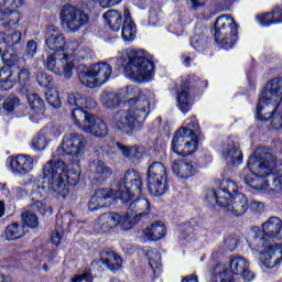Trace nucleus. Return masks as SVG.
Listing matches in <instances>:
<instances>
[{
	"mask_svg": "<svg viewBox=\"0 0 282 282\" xmlns=\"http://www.w3.org/2000/svg\"><path fill=\"white\" fill-rule=\"evenodd\" d=\"M26 99L35 116H43L45 113V101L36 93H29Z\"/></svg>",
	"mask_w": 282,
	"mask_h": 282,
	"instance_id": "obj_33",
	"label": "nucleus"
},
{
	"mask_svg": "<svg viewBox=\"0 0 282 282\" xmlns=\"http://www.w3.org/2000/svg\"><path fill=\"white\" fill-rule=\"evenodd\" d=\"M172 151L182 158L193 155L197 151V135L191 129H178L172 140Z\"/></svg>",
	"mask_w": 282,
	"mask_h": 282,
	"instance_id": "obj_13",
	"label": "nucleus"
},
{
	"mask_svg": "<svg viewBox=\"0 0 282 282\" xmlns=\"http://www.w3.org/2000/svg\"><path fill=\"white\" fill-rule=\"evenodd\" d=\"M45 98L51 107H54V109H61V98L58 97V93L56 90H47L45 93Z\"/></svg>",
	"mask_w": 282,
	"mask_h": 282,
	"instance_id": "obj_51",
	"label": "nucleus"
},
{
	"mask_svg": "<svg viewBox=\"0 0 282 282\" xmlns=\"http://www.w3.org/2000/svg\"><path fill=\"white\" fill-rule=\"evenodd\" d=\"M111 199H120L118 197V192L109 188L98 189L90 198L88 203V208L93 213L100 210V208H107L111 206Z\"/></svg>",
	"mask_w": 282,
	"mask_h": 282,
	"instance_id": "obj_16",
	"label": "nucleus"
},
{
	"mask_svg": "<svg viewBox=\"0 0 282 282\" xmlns=\"http://www.w3.org/2000/svg\"><path fill=\"white\" fill-rule=\"evenodd\" d=\"M44 65L48 72H52L57 76L63 75L68 80L73 76L74 62L66 53L54 52L47 56Z\"/></svg>",
	"mask_w": 282,
	"mask_h": 282,
	"instance_id": "obj_15",
	"label": "nucleus"
},
{
	"mask_svg": "<svg viewBox=\"0 0 282 282\" xmlns=\"http://www.w3.org/2000/svg\"><path fill=\"white\" fill-rule=\"evenodd\" d=\"M223 158L226 160L227 164L231 166H238L243 162V154L241 150H239V145H237L232 140H228L223 145Z\"/></svg>",
	"mask_w": 282,
	"mask_h": 282,
	"instance_id": "obj_22",
	"label": "nucleus"
},
{
	"mask_svg": "<svg viewBox=\"0 0 282 282\" xmlns=\"http://www.w3.org/2000/svg\"><path fill=\"white\" fill-rule=\"evenodd\" d=\"M100 102L107 109H116L120 105V95L113 91H102L100 94Z\"/></svg>",
	"mask_w": 282,
	"mask_h": 282,
	"instance_id": "obj_39",
	"label": "nucleus"
},
{
	"mask_svg": "<svg viewBox=\"0 0 282 282\" xmlns=\"http://www.w3.org/2000/svg\"><path fill=\"white\" fill-rule=\"evenodd\" d=\"M214 28L215 41L220 45V47L230 50V47L235 46L239 35L237 23H235V20L230 15H219L215 21Z\"/></svg>",
	"mask_w": 282,
	"mask_h": 282,
	"instance_id": "obj_9",
	"label": "nucleus"
},
{
	"mask_svg": "<svg viewBox=\"0 0 282 282\" xmlns=\"http://www.w3.org/2000/svg\"><path fill=\"white\" fill-rule=\"evenodd\" d=\"M104 19L113 32H119L122 26V14L116 10H108L104 13Z\"/></svg>",
	"mask_w": 282,
	"mask_h": 282,
	"instance_id": "obj_36",
	"label": "nucleus"
},
{
	"mask_svg": "<svg viewBox=\"0 0 282 282\" xmlns=\"http://www.w3.org/2000/svg\"><path fill=\"white\" fill-rule=\"evenodd\" d=\"M191 45L194 47V50L202 51L206 45H208V37L204 35L203 33L195 34L191 39Z\"/></svg>",
	"mask_w": 282,
	"mask_h": 282,
	"instance_id": "obj_48",
	"label": "nucleus"
},
{
	"mask_svg": "<svg viewBox=\"0 0 282 282\" xmlns=\"http://www.w3.org/2000/svg\"><path fill=\"white\" fill-rule=\"evenodd\" d=\"M72 121L80 131L95 135V138H105L109 133L107 123L96 115L83 109H73L70 115Z\"/></svg>",
	"mask_w": 282,
	"mask_h": 282,
	"instance_id": "obj_7",
	"label": "nucleus"
},
{
	"mask_svg": "<svg viewBox=\"0 0 282 282\" xmlns=\"http://www.w3.org/2000/svg\"><path fill=\"white\" fill-rule=\"evenodd\" d=\"M93 171L95 173V176L97 177V180H99L100 182H107V180H109V177H111V175L113 174V170H111V167H109L104 161L99 160V161H94L93 164Z\"/></svg>",
	"mask_w": 282,
	"mask_h": 282,
	"instance_id": "obj_32",
	"label": "nucleus"
},
{
	"mask_svg": "<svg viewBox=\"0 0 282 282\" xmlns=\"http://www.w3.org/2000/svg\"><path fill=\"white\" fill-rule=\"evenodd\" d=\"M2 61L6 63V66H3L0 69V88L2 91H9V89H12L14 87V80L12 79V65H14V58L10 59L8 58V54L2 53Z\"/></svg>",
	"mask_w": 282,
	"mask_h": 282,
	"instance_id": "obj_23",
	"label": "nucleus"
},
{
	"mask_svg": "<svg viewBox=\"0 0 282 282\" xmlns=\"http://www.w3.org/2000/svg\"><path fill=\"white\" fill-rule=\"evenodd\" d=\"M257 21L260 23V25H263L264 28H268V25H274L272 22L271 13L258 14Z\"/></svg>",
	"mask_w": 282,
	"mask_h": 282,
	"instance_id": "obj_56",
	"label": "nucleus"
},
{
	"mask_svg": "<svg viewBox=\"0 0 282 282\" xmlns=\"http://www.w3.org/2000/svg\"><path fill=\"white\" fill-rule=\"evenodd\" d=\"M276 110H274L271 113V118H269L268 120H271V124L273 127V129H282V115H275Z\"/></svg>",
	"mask_w": 282,
	"mask_h": 282,
	"instance_id": "obj_57",
	"label": "nucleus"
},
{
	"mask_svg": "<svg viewBox=\"0 0 282 282\" xmlns=\"http://www.w3.org/2000/svg\"><path fill=\"white\" fill-rule=\"evenodd\" d=\"M59 23L63 30L76 34L89 23V14L76 6L64 4L59 9Z\"/></svg>",
	"mask_w": 282,
	"mask_h": 282,
	"instance_id": "obj_8",
	"label": "nucleus"
},
{
	"mask_svg": "<svg viewBox=\"0 0 282 282\" xmlns=\"http://www.w3.org/2000/svg\"><path fill=\"white\" fill-rule=\"evenodd\" d=\"M43 180H48V188L56 195L67 197L69 184H78L80 181V170L78 166L67 171V164L57 159H51L42 169Z\"/></svg>",
	"mask_w": 282,
	"mask_h": 282,
	"instance_id": "obj_3",
	"label": "nucleus"
},
{
	"mask_svg": "<svg viewBox=\"0 0 282 282\" xmlns=\"http://www.w3.org/2000/svg\"><path fill=\"white\" fill-rule=\"evenodd\" d=\"M143 235L149 241H160V239L166 237V226L160 220L152 223L150 227L143 230Z\"/></svg>",
	"mask_w": 282,
	"mask_h": 282,
	"instance_id": "obj_28",
	"label": "nucleus"
},
{
	"mask_svg": "<svg viewBox=\"0 0 282 282\" xmlns=\"http://www.w3.org/2000/svg\"><path fill=\"white\" fill-rule=\"evenodd\" d=\"M123 17L124 21L122 24L121 36L123 41H133V39H135V23L131 19L129 9H124Z\"/></svg>",
	"mask_w": 282,
	"mask_h": 282,
	"instance_id": "obj_30",
	"label": "nucleus"
},
{
	"mask_svg": "<svg viewBox=\"0 0 282 282\" xmlns=\"http://www.w3.org/2000/svg\"><path fill=\"white\" fill-rule=\"evenodd\" d=\"M209 282H235L232 273L228 269V265L224 263H217L212 267L208 272Z\"/></svg>",
	"mask_w": 282,
	"mask_h": 282,
	"instance_id": "obj_24",
	"label": "nucleus"
},
{
	"mask_svg": "<svg viewBox=\"0 0 282 282\" xmlns=\"http://www.w3.org/2000/svg\"><path fill=\"white\" fill-rule=\"evenodd\" d=\"M191 85L188 82H183L181 87L177 89V102L178 109L182 113H188L193 104L191 102Z\"/></svg>",
	"mask_w": 282,
	"mask_h": 282,
	"instance_id": "obj_25",
	"label": "nucleus"
},
{
	"mask_svg": "<svg viewBox=\"0 0 282 282\" xmlns=\"http://www.w3.org/2000/svg\"><path fill=\"white\" fill-rule=\"evenodd\" d=\"M139 223H140V219H135L134 214H132L128 209L126 215L120 216L119 224L121 225L122 230H131V228H133V226H135V224H139Z\"/></svg>",
	"mask_w": 282,
	"mask_h": 282,
	"instance_id": "obj_45",
	"label": "nucleus"
},
{
	"mask_svg": "<svg viewBox=\"0 0 282 282\" xmlns=\"http://www.w3.org/2000/svg\"><path fill=\"white\" fill-rule=\"evenodd\" d=\"M36 83L40 87L47 88L52 85V76L47 75L44 70L39 69L36 73Z\"/></svg>",
	"mask_w": 282,
	"mask_h": 282,
	"instance_id": "obj_49",
	"label": "nucleus"
},
{
	"mask_svg": "<svg viewBox=\"0 0 282 282\" xmlns=\"http://www.w3.org/2000/svg\"><path fill=\"white\" fill-rule=\"evenodd\" d=\"M118 198L122 204H129V200L135 195L142 193V176L134 170H128L123 178L117 184Z\"/></svg>",
	"mask_w": 282,
	"mask_h": 282,
	"instance_id": "obj_11",
	"label": "nucleus"
},
{
	"mask_svg": "<svg viewBox=\"0 0 282 282\" xmlns=\"http://www.w3.org/2000/svg\"><path fill=\"white\" fill-rule=\"evenodd\" d=\"M249 208L252 213L261 214L265 210V204L259 200H253L250 203Z\"/></svg>",
	"mask_w": 282,
	"mask_h": 282,
	"instance_id": "obj_59",
	"label": "nucleus"
},
{
	"mask_svg": "<svg viewBox=\"0 0 282 282\" xmlns=\"http://www.w3.org/2000/svg\"><path fill=\"white\" fill-rule=\"evenodd\" d=\"M172 171L177 177H181L182 180H188V177H193V175L197 173V166H195V163L193 162L174 161L172 163Z\"/></svg>",
	"mask_w": 282,
	"mask_h": 282,
	"instance_id": "obj_26",
	"label": "nucleus"
},
{
	"mask_svg": "<svg viewBox=\"0 0 282 282\" xmlns=\"http://www.w3.org/2000/svg\"><path fill=\"white\" fill-rule=\"evenodd\" d=\"M271 14V21L274 24L276 23H282V9L276 7L273 9V11L270 13Z\"/></svg>",
	"mask_w": 282,
	"mask_h": 282,
	"instance_id": "obj_60",
	"label": "nucleus"
},
{
	"mask_svg": "<svg viewBox=\"0 0 282 282\" xmlns=\"http://www.w3.org/2000/svg\"><path fill=\"white\" fill-rule=\"evenodd\" d=\"M151 113V100L149 96L141 95L129 110H118L111 120L112 127L131 135L133 131L140 129Z\"/></svg>",
	"mask_w": 282,
	"mask_h": 282,
	"instance_id": "obj_4",
	"label": "nucleus"
},
{
	"mask_svg": "<svg viewBox=\"0 0 282 282\" xmlns=\"http://www.w3.org/2000/svg\"><path fill=\"white\" fill-rule=\"evenodd\" d=\"M4 237L8 241H17V239L25 237V227L19 223H12L7 226Z\"/></svg>",
	"mask_w": 282,
	"mask_h": 282,
	"instance_id": "obj_35",
	"label": "nucleus"
},
{
	"mask_svg": "<svg viewBox=\"0 0 282 282\" xmlns=\"http://www.w3.org/2000/svg\"><path fill=\"white\" fill-rule=\"evenodd\" d=\"M31 210L41 213V215H45V213H50L52 215V207L46 206L45 203L37 200L33 205H31Z\"/></svg>",
	"mask_w": 282,
	"mask_h": 282,
	"instance_id": "obj_53",
	"label": "nucleus"
},
{
	"mask_svg": "<svg viewBox=\"0 0 282 282\" xmlns=\"http://www.w3.org/2000/svg\"><path fill=\"white\" fill-rule=\"evenodd\" d=\"M282 220L276 216L270 217L262 224V229L252 227L249 247L253 252H259L260 261L264 268H276L282 261Z\"/></svg>",
	"mask_w": 282,
	"mask_h": 282,
	"instance_id": "obj_1",
	"label": "nucleus"
},
{
	"mask_svg": "<svg viewBox=\"0 0 282 282\" xmlns=\"http://www.w3.org/2000/svg\"><path fill=\"white\" fill-rule=\"evenodd\" d=\"M22 221L29 228H39V217L32 209L22 213Z\"/></svg>",
	"mask_w": 282,
	"mask_h": 282,
	"instance_id": "obj_47",
	"label": "nucleus"
},
{
	"mask_svg": "<svg viewBox=\"0 0 282 282\" xmlns=\"http://www.w3.org/2000/svg\"><path fill=\"white\" fill-rule=\"evenodd\" d=\"M39 45L36 44V41L34 40H30L26 43V47H25V52L24 55L28 58H34L35 54H36V50H37Z\"/></svg>",
	"mask_w": 282,
	"mask_h": 282,
	"instance_id": "obj_55",
	"label": "nucleus"
},
{
	"mask_svg": "<svg viewBox=\"0 0 282 282\" xmlns=\"http://www.w3.org/2000/svg\"><path fill=\"white\" fill-rule=\"evenodd\" d=\"M188 6L192 10H197V8H203V6H206V0H189Z\"/></svg>",
	"mask_w": 282,
	"mask_h": 282,
	"instance_id": "obj_63",
	"label": "nucleus"
},
{
	"mask_svg": "<svg viewBox=\"0 0 282 282\" xmlns=\"http://www.w3.org/2000/svg\"><path fill=\"white\" fill-rule=\"evenodd\" d=\"M219 191L225 199H230L234 195H237V193H239L237 191V183H235V181L230 178L223 180L219 183Z\"/></svg>",
	"mask_w": 282,
	"mask_h": 282,
	"instance_id": "obj_40",
	"label": "nucleus"
},
{
	"mask_svg": "<svg viewBox=\"0 0 282 282\" xmlns=\"http://www.w3.org/2000/svg\"><path fill=\"white\" fill-rule=\"evenodd\" d=\"M232 274L242 276L243 281L250 282L254 279V273L250 271V263L243 257H235L229 262Z\"/></svg>",
	"mask_w": 282,
	"mask_h": 282,
	"instance_id": "obj_20",
	"label": "nucleus"
},
{
	"mask_svg": "<svg viewBox=\"0 0 282 282\" xmlns=\"http://www.w3.org/2000/svg\"><path fill=\"white\" fill-rule=\"evenodd\" d=\"M225 250L227 252H235L239 246V238L237 236H227L224 240Z\"/></svg>",
	"mask_w": 282,
	"mask_h": 282,
	"instance_id": "obj_52",
	"label": "nucleus"
},
{
	"mask_svg": "<svg viewBox=\"0 0 282 282\" xmlns=\"http://www.w3.org/2000/svg\"><path fill=\"white\" fill-rule=\"evenodd\" d=\"M281 102L282 79L273 78L265 84L261 93L259 102L257 105L256 118L260 120V122H268Z\"/></svg>",
	"mask_w": 282,
	"mask_h": 282,
	"instance_id": "obj_6",
	"label": "nucleus"
},
{
	"mask_svg": "<svg viewBox=\"0 0 282 282\" xmlns=\"http://www.w3.org/2000/svg\"><path fill=\"white\" fill-rule=\"evenodd\" d=\"M140 96H147V94L140 91V88L135 86H128L119 91L120 101L128 100L131 107L135 105L137 100H140Z\"/></svg>",
	"mask_w": 282,
	"mask_h": 282,
	"instance_id": "obj_31",
	"label": "nucleus"
},
{
	"mask_svg": "<svg viewBox=\"0 0 282 282\" xmlns=\"http://www.w3.org/2000/svg\"><path fill=\"white\" fill-rule=\"evenodd\" d=\"M274 171L275 173H271V180L273 182L272 191L275 193H282V163L280 165L275 163Z\"/></svg>",
	"mask_w": 282,
	"mask_h": 282,
	"instance_id": "obj_44",
	"label": "nucleus"
},
{
	"mask_svg": "<svg viewBox=\"0 0 282 282\" xmlns=\"http://www.w3.org/2000/svg\"><path fill=\"white\" fill-rule=\"evenodd\" d=\"M206 202L209 206L218 205L220 208L226 206V197L221 194V191L207 189Z\"/></svg>",
	"mask_w": 282,
	"mask_h": 282,
	"instance_id": "obj_41",
	"label": "nucleus"
},
{
	"mask_svg": "<svg viewBox=\"0 0 282 282\" xmlns=\"http://www.w3.org/2000/svg\"><path fill=\"white\" fill-rule=\"evenodd\" d=\"M112 73L111 65L100 62L91 65L87 72L79 73V82L86 87H100L111 78Z\"/></svg>",
	"mask_w": 282,
	"mask_h": 282,
	"instance_id": "obj_12",
	"label": "nucleus"
},
{
	"mask_svg": "<svg viewBox=\"0 0 282 282\" xmlns=\"http://www.w3.org/2000/svg\"><path fill=\"white\" fill-rule=\"evenodd\" d=\"M79 46L80 44H78V41L76 40H70L68 42L65 40L64 52H67V56L74 54L75 58L78 59L87 58V52L85 50H78Z\"/></svg>",
	"mask_w": 282,
	"mask_h": 282,
	"instance_id": "obj_37",
	"label": "nucleus"
},
{
	"mask_svg": "<svg viewBox=\"0 0 282 282\" xmlns=\"http://www.w3.org/2000/svg\"><path fill=\"white\" fill-rule=\"evenodd\" d=\"M45 45L52 52L65 53V33L58 26L51 25L46 29Z\"/></svg>",
	"mask_w": 282,
	"mask_h": 282,
	"instance_id": "obj_17",
	"label": "nucleus"
},
{
	"mask_svg": "<svg viewBox=\"0 0 282 282\" xmlns=\"http://www.w3.org/2000/svg\"><path fill=\"white\" fill-rule=\"evenodd\" d=\"M150 268H152L154 276H160L162 272V254L158 249H150L147 252Z\"/></svg>",
	"mask_w": 282,
	"mask_h": 282,
	"instance_id": "obj_34",
	"label": "nucleus"
},
{
	"mask_svg": "<svg viewBox=\"0 0 282 282\" xmlns=\"http://www.w3.org/2000/svg\"><path fill=\"white\" fill-rule=\"evenodd\" d=\"M100 261L107 265L110 272H118L122 268V258L110 249L101 252Z\"/></svg>",
	"mask_w": 282,
	"mask_h": 282,
	"instance_id": "obj_27",
	"label": "nucleus"
},
{
	"mask_svg": "<svg viewBox=\"0 0 282 282\" xmlns=\"http://www.w3.org/2000/svg\"><path fill=\"white\" fill-rule=\"evenodd\" d=\"M18 83L22 86L25 87L28 83H30V70L26 68H20L18 72Z\"/></svg>",
	"mask_w": 282,
	"mask_h": 282,
	"instance_id": "obj_54",
	"label": "nucleus"
},
{
	"mask_svg": "<svg viewBox=\"0 0 282 282\" xmlns=\"http://www.w3.org/2000/svg\"><path fill=\"white\" fill-rule=\"evenodd\" d=\"M248 169H245L240 174L245 184L254 188V191H265L270 186V175L276 173V159L265 148H258L247 163Z\"/></svg>",
	"mask_w": 282,
	"mask_h": 282,
	"instance_id": "obj_2",
	"label": "nucleus"
},
{
	"mask_svg": "<svg viewBox=\"0 0 282 282\" xmlns=\"http://www.w3.org/2000/svg\"><path fill=\"white\" fill-rule=\"evenodd\" d=\"M4 6L6 17H13L15 21H10V25H17L19 23V13L14 12L17 8L21 6V0H2Z\"/></svg>",
	"mask_w": 282,
	"mask_h": 282,
	"instance_id": "obj_38",
	"label": "nucleus"
},
{
	"mask_svg": "<svg viewBox=\"0 0 282 282\" xmlns=\"http://www.w3.org/2000/svg\"><path fill=\"white\" fill-rule=\"evenodd\" d=\"M149 22L151 25H155L158 23V10L150 9L149 11Z\"/></svg>",
	"mask_w": 282,
	"mask_h": 282,
	"instance_id": "obj_64",
	"label": "nucleus"
},
{
	"mask_svg": "<svg viewBox=\"0 0 282 282\" xmlns=\"http://www.w3.org/2000/svg\"><path fill=\"white\" fill-rule=\"evenodd\" d=\"M72 282H91V272L86 271L84 274L73 278Z\"/></svg>",
	"mask_w": 282,
	"mask_h": 282,
	"instance_id": "obj_62",
	"label": "nucleus"
},
{
	"mask_svg": "<svg viewBox=\"0 0 282 282\" xmlns=\"http://www.w3.org/2000/svg\"><path fill=\"white\" fill-rule=\"evenodd\" d=\"M147 184L150 195L161 197L169 191L166 167L162 162H153L147 171Z\"/></svg>",
	"mask_w": 282,
	"mask_h": 282,
	"instance_id": "obj_10",
	"label": "nucleus"
},
{
	"mask_svg": "<svg viewBox=\"0 0 282 282\" xmlns=\"http://www.w3.org/2000/svg\"><path fill=\"white\" fill-rule=\"evenodd\" d=\"M223 208H225L229 215H234V217H242V215L248 213V197H246L243 193H236L231 198L225 199Z\"/></svg>",
	"mask_w": 282,
	"mask_h": 282,
	"instance_id": "obj_18",
	"label": "nucleus"
},
{
	"mask_svg": "<svg viewBox=\"0 0 282 282\" xmlns=\"http://www.w3.org/2000/svg\"><path fill=\"white\" fill-rule=\"evenodd\" d=\"M117 149L124 155V158H142V150L135 145L129 147L124 145L121 142L116 143Z\"/></svg>",
	"mask_w": 282,
	"mask_h": 282,
	"instance_id": "obj_42",
	"label": "nucleus"
},
{
	"mask_svg": "<svg viewBox=\"0 0 282 282\" xmlns=\"http://www.w3.org/2000/svg\"><path fill=\"white\" fill-rule=\"evenodd\" d=\"M128 206L129 213L134 215L135 219H144V217H149V213H151V203L149 199L144 197H138L133 199V197L129 200V203H123Z\"/></svg>",
	"mask_w": 282,
	"mask_h": 282,
	"instance_id": "obj_21",
	"label": "nucleus"
},
{
	"mask_svg": "<svg viewBox=\"0 0 282 282\" xmlns=\"http://www.w3.org/2000/svg\"><path fill=\"white\" fill-rule=\"evenodd\" d=\"M185 129H189L194 134L197 135V129H199L197 118L191 117L189 119L185 120Z\"/></svg>",
	"mask_w": 282,
	"mask_h": 282,
	"instance_id": "obj_58",
	"label": "nucleus"
},
{
	"mask_svg": "<svg viewBox=\"0 0 282 282\" xmlns=\"http://www.w3.org/2000/svg\"><path fill=\"white\" fill-rule=\"evenodd\" d=\"M31 147L34 151H43L47 147V139L45 135L39 133L32 139Z\"/></svg>",
	"mask_w": 282,
	"mask_h": 282,
	"instance_id": "obj_50",
	"label": "nucleus"
},
{
	"mask_svg": "<svg viewBox=\"0 0 282 282\" xmlns=\"http://www.w3.org/2000/svg\"><path fill=\"white\" fill-rule=\"evenodd\" d=\"M19 107H21V99H19L14 94L9 95L2 105V108L7 113H13L15 109H19Z\"/></svg>",
	"mask_w": 282,
	"mask_h": 282,
	"instance_id": "obj_43",
	"label": "nucleus"
},
{
	"mask_svg": "<svg viewBox=\"0 0 282 282\" xmlns=\"http://www.w3.org/2000/svg\"><path fill=\"white\" fill-rule=\"evenodd\" d=\"M119 224L120 215L117 213H105L98 218V226L104 232L116 228Z\"/></svg>",
	"mask_w": 282,
	"mask_h": 282,
	"instance_id": "obj_29",
	"label": "nucleus"
},
{
	"mask_svg": "<svg viewBox=\"0 0 282 282\" xmlns=\"http://www.w3.org/2000/svg\"><path fill=\"white\" fill-rule=\"evenodd\" d=\"M87 147V139L83 134L66 133L62 140V144L53 154V158H61L63 155H73V158H83L85 155V148Z\"/></svg>",
	"mask_w": 282,
	"mask_h": 282,
	"instance_id": "obj_14",
	"label": "nucleus"
},
{
	"mask_svg": "<svg viewBox=\"0 0 282 282\" xmlns=\"http://www.w3.org/2000/svg\"><path fill=\"white\" fill-rule=\"evenodd\" d=\"M21 42V33L20 31H14L13 33L7 36V43L9 45H18Z\"/></svg>",
	"mask_w": 282,
	"mask_h": 282,
	"instance_id": "obj_61",
	"label": "nucleus"
},
{
	"mask_svg": "<svg viewBox=\"0 0 282 282\" xmlns=\"http://www.w3.org/2000/svg\"><path fill=\"white\" fill-rule=\"evenodd\" d=\"M68 104L73 107H77L74 109H84V107H87V97H85L80 93H73L68 95Z\"/></svg>",
	"mask_w": 282,
	"mask_h": 282,
	"instance_id": "obj_46",
	"label": "nucleus"
},
{
	"mask_svg": "<svg viewBox=\"0 0 282 282\" xmlns=\"http://www.w3.org/2000/svg\"><path fill=\"white\" fill-rule=\"evenodd\" d=\"M10 167L15 175H28L34 169V159L25 154L12 156L10 158Z\"/></svg>",
	"mask_w": 282,
	"mask_h": 282,
	"instance_id": "obj_19",
	"label": "nucleus"
},
{
	"mask_svg": "<svg viewBox=\"0 0 282 282\" xmlns=\"http://www.w3.org/2000/svg\"><path fill=\"white\" fill-rule=\"evenodd\" d=\"M118 61L123 65L126 78L133 80V83H144V80H151L153 78L155 64L151 59L140 55L138 51L127 48L121 52Z\"/></svg>",
	"mask_w": 282,
	"mask_h": 282,
	"instance_id": "obj_5",
	"label": "nucleus"
}]
</instances>
